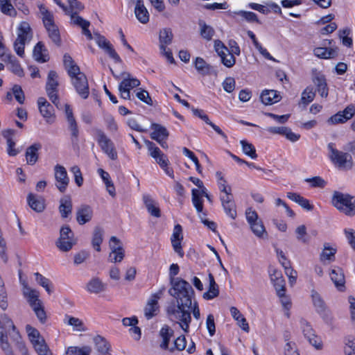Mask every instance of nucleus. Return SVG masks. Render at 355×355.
<instances>
[{
  "label": "nucleus",
  "instance_id": "28",
  "mask_svg": "<svg viewBox=\"0 0 355 355\" xmlns=\"http://www.w3.org/2000/svg\"><path fill=\"white\" fill-rule=\"evenodd\" d=\"M24 295L27 298L28 302L33 309L42 304V301L39 299V291L28 287H25Z\"/></svg>",
  "mask_w": 355,
  "mask_h": 355
},
{
  "label": "nucleus",
  "instance_id": "44",
  "mask_svg": "<svg viewBox=\"0 0 355 355\" xmlns=\"http://www.w3.org/2000/svg\"><path fill=\"white\" fill-rule=\"evenodd\" d=\"M351 33L352 31L348 27L340 29L338 32V37L341 40L343 45L347 48H351L353 45L352 37L350 36Z\"/></svg>",
  "mask_w": 355,
  "mask_h": 355
},
{
  "label": "nucleus",
  "instance_id": "21",
  "mask_svg": "<svg viewBox=\"0 0 355 355\" xmlns=\"http://www.w3.org/2000/svg\"><path fill=\"white\" fill-rule=\"evenodd\" d=\"M329 275L336 288L339 291H345V279L343 269L339 267L334 268L331 269Z\"/></svg>",
  "mask_w": 355,
  "mask_h": 355
},
{
  "label": "nucleus",
  "instance_id": "52",
  "mask_svg": "<svg viewBox=\"0 0 355 355\" xmlns=\"http://www.w3.org/2000/svg\"><path fill=\"white\" fill-rule=\"evenodd\" d=\"M0 10L3 14L8 16H15L17 15L10 0H0Z\"/></svg>",
  "mask_w": 355,
  "mask_h": 355
},
{
  "label": "nucleus",
  "instance_id": "29",
  "mask_svg": "<svg viewBox=\"0 0 355 355\" xmlns=\"http://www.w3.org/2000/svg\"><path fill=\"white\" fill-rule=\"evenodd\" d=\"M42 145L40 143H35L27 148L26 150V158L27 164H35L38 159V150L41 149Z\"/></svg>",
  "mask_w": 355,
  "mask_h": 355
},
{
  "label": "nucleus",
  "instance_id": "13",
  "mask_svg": "<svg viewBox=\"0 0 355 355\" xmlns=\"http://www.w3.org/2000/svg\"><path fill=\"white\" fill-rule=\"evenodd\" d=\"M94 35L96 37V42L98 46L101 49H103L109 55V56L114 60L115 62H121L122 60L114 50L112 44L103 35H101L99 33H95Z\"/></svg>",
  "mask_w": 355,
  "mask_h": 355
},
{
  "label": "nucleus",
  "instance_id": "19",
  "mask_svg": "<svg viewBox=\"0 0 355 355\" xmlns=\"http://www.w3.org/2000/svg\"><path fill=\"white\" fill-rule=\"evenodd\" d=\"M228 15L233 18L236 21L240 22L241 20L244 19L248 22H257L261 24V21L257 17V15L250 11L239 10V11H228Z\"/></svg>",
  "mask_w": 355,
  "mask_h": 355
},
{
  "label": "nucleus",
  "instance_id": "18",
  "mask_svg": "<svg viewBox=\"0 0 355 355\" xmlns=\"http://www.w3.org/2000/svg\"><path fill=\"white\" fill-rule=\"evenodd\" d=\"M37 105L40 114L46 119L48 123H51L54 118V108L44 97H40L37 99Z\"/></svg>",
  "mask_w": 355,
  "mask_h": 355
},
{
  "label": "nucleus",
  "instance_id": "3",
  "mask_svg": "<svg viewBox=\"0 0 355 355\" xmlns=\"http://www.w3.org/2000/svg\"><path fill=\"white\" fill-rule=\"evenodd\" d=\"M38 8L42 15V21L49 37L55 44L60 46L61 38L59 29L54 21L53 15L43 4L40 5Z\"/></svg>",
  "mask_w": 355,
  "mask_h": 355
},
{
  "label": "nucleus",
  "instance_id": "64",
  "mask_svg": "<svg viewBox=\"0 0 355 355\" xmlns=\"http://www.w3.org/2000/svg\"><path fill=\"white\" fill-rule=\"evenodd\" d=\"M222 205L227 216H229L232 219H235L236 218L237 214L234 202L226 203Z\"/></svg>",
  "mask_w": 355,
  "mask_h": 355
},
{
  "label": "nucleus",
  "instance_id": "6",
  "mask_svg": "<svg viewBox=\"0 0 355 355\" xmlns=\"http://www.w3.org/2000/svg\"><path fill=\"white\" fill-rule=\"evenodd\" d=\"M58 75L55 71H49L47 76V80L45 86L46 94L51 102L58 107Z\"/></svg>",
  "mask_w": 355,
  "mask_h": 355
},
{
  "label": "nucleus",
  "instance_id": "10",
  "mask_svg": "<svg viewBox=\"0 0 355 355\" xmlns=\"http://www.w3.org/2000/svg\"><path fill=\"white\" fill-rule=\"evenodd\" d=\"M75 244L74 234L67 225H63L60 230V237L56 241V246L63 252L70 250Z\"/></svg>",
  "mask_w": 355,
  "mask_h": 355
},
{
  "label": "nucleus",
  "instance_id": "37",
  "mask_svg": "<svg viewBox=\"0 0 355 355\" xmlns=\"http://www.w3.org/2000/svg\"><path fill=\"white\" fill-rule=\"evenodd\" d=\"M0 56L1 58L5 57V58H2L3 60L6 61V59L8 61V62L10 64V70L16 75H17L19 77L24 76V71L23 69L21 67V65L19 64V62L16 60V58L13 55H11L10 54L4 55L3 53L0 54Z\"/></svg>",
  "mask_w": 355,
  "mask_h": 355
},
{
  "label": "nucleus",
  "instance_id": "5",
  "mask_svg": "<svg viewBox=\"0 0 355 355\" xmlns=\"http://www.w3.org/2000/svg\"><path fill=\"white\" fill-rule=\"evenodd\" d=\"M311 298L315 311L320 315L325 323L331 324L333 317L321 295L315 290L311 291Z\"/></svg>",
  "mask_w": 355,
  "mask_h": 355
},
{
  "label": "nucleus",
  "instance_id": "15",
  "mask_svg": "<svg viewBox=\"0 0 355 355\" xmlns=\"http://www.w3.org/2000/svg\"><path fill=\"white\" fill-rule=\"evenodd\" d=\"M312 80L320 96L327 98L329 95V87L325 76L315 70L313 72Z\"/></svg>",
  "mask_w": 355,
  "mask_h": 355
},
{
  "label": "nucleus",
  "instance_id": "39",
  "mask_svg": "<svg viewBox=\"0 0 355 355\" xmlns=\"http://www.w3.org/2000/svg\"><path fill=\"white\" fill-rule=\"evenodd\" d=\"M230 313L234 319L237 321L239 326L245 332H248L250 330L248 323L240 311L236 307L232 306L230 308Z\"/></svg>",
  "mask_w": 355,
  "mask_h": 355
},
{
  "label": "nucleus",
  "instance_id": "26",
  "mask_svg": "<svg viewBox=\"0 0 355 355\" xmlns=\"http://www.w3.org/2000/svg\"><path fill=\"white\" fill-rule=\"evenodd\" d=\"M338 48L316 47L313 49V53L315 56L322 59L335 58L338 55Z\"/></svg>",
  "mask_w": 355,
  "mask_h": 355
},
{
  "label": "nucleus",
  "instance_id": "30",
  "mask_svg": "<svg viewBox=\"0 0 355 355\" xmlns=\"http://www.w3.org/2000/svg\"><path fill=\"white\" fill-rule=\"evenodd\" d=\"M86 288L91 293L98 294L106 289V284L98 277H93L87 284Z\"/></svg>",
  "mask_w": 355,
  "mask_h": 355
},
{
  "label": "nucleus",
  "instance_id": "51",
  "mask_svg": "<svg viewBox=\"0 0 355 355\" xmlns=\"http://www.w3.org/2000/svg\"><path fill=\"white\" fill-rule=\"evenodd\" d=\"M252 232L259 238H263L264 235H267L265 227L261 220L256 221L250 225Z\"/></svg>",
  "mask_w": 355,
  "mask_h": 355
},
{
  "label": "nucleus",
  "instance_id": "47",
  "mask_svg": "<svg viewBox=\"0 0 355 355\" xmlns=\"http://www.w3.org/2000/svg\"><path fill=\"white\" fill-rule=\"evenodd\" d=\"M192 202L196 211L198 213L202 212L203 210V200L200 196V190L193 189L191 191Z\"/></svg>",
  "mask_w": 355,
  "mask_h": 355
},
{
  "label": "nucleus",
  "instance_id": "53",
  "mask_svg": "<svg viewBox=\"0 0 355 355\" xmlns=\"http://www.w3.org/2000/svg\"><path fill=\"white\" fill-rule=\"evenodd\" d=\"M35 277L36 282L44 288H45L46 291L51 294L53 292V290L51 288V282L50 279L48 278L44 277L42 275H41L39 272H35L34 274Z\"/></svg>",
  "mask_w": 355,
  "mask_h": 355
},
{
  "label": "nucleus",
  "instance_id": "42",
  "mask_svg": "<svg viewBox=\"0 0 355 355\" xmlns=\"http://www.w3.org/2000/svg\"><path fill=\"white\" fill-rule=\"evenodd\" d=\"M198 25L200 26V33L201 37L207 41H210L215 34L214 29L211 26L207 25L205 21L201 19L198 21Z\"/></svg>",
  "mask_w": 355,
  "mask_h": 355
},
{
  "label": "nucleus",
  "instance_id": "25",
  "mask_svg": "<svg viewBox=\"0 0 355 355\" xmlns=\"http://www.w3.org/2000/svg\"><path fill=\"white\" fill-rule=\"evenodd\" d=\"M33 55L34 59L40 63H44L49 60L48 50L42 42H39L34 47Z\"/></svg>",
  "mask_w": 355,
  "mask_h": 355
},
{
  "label": "nucleus",
  "instance_id": "11",
  "mask_svg": "<svg viewBox=\"0 0 355 355\" xmlns=\"http://www.w3.org/2000/svg\"><path fill=\"white\" fill-rule=\"evenodd\" d=\"M300 323L303 334L309 343L318 349H321L322 346L321 338L315 335L311 324L304 318L300 319Z\"/></svg>",
  "mask_w": 355,
  "mask_h": 355
},
{
  "label": "nucleus",
  "instance_id": "1",
  "mask_svg": "<svg viewBox=\"0 0 355 355\" xmlns=\"http://www.w3.org/2000/svg\"><path fill=\"white\" fill-rule=\"evenodd\" d=\"M175 298L176 305L167 307V313L177 320L184 331L188 332L191 322V308L195 299V292L191 284L184 279H176L168 290Z\"/></svg>",
  "mask_w": 355,
  "mask_h": 355
},
{
  "label": "nucleus",
  "instance_id": "36",
  "mask_svg": "<svg viewBox=\"0 0 355 355\" xmlns=\"http://www.w3.org/2000/svg\"><path fill=\"white\" fill-rule=\"evenodd\" d=\"M27 201L30 207L36 212H42L45 208L44 200L33 193L28 194Z\"/></svg>",
  "mask_w": 355,
  "mask_h": 355
},
{
  "label": "nucleus",
  "instance_id": "12",
  "mask_svg": "<svg viewBox=\"0 0 355 355\" xmlns=\"http://www.w3.org/2000/svg\"><path fill=\"white\" fill-rule=\"evenodd\" d=\"M110 248L111 249V252L109 255L110 261L121 262L124 257V250L121 241L114 236H111L110 239Z\"/></svg>",
  "mask_w": 355,
  "mask_h": 355
},
{
  "label": "nucleus",
  "instance_id": "27",
  "mask_svg": "<svg viewBox=\"0 0 355 355\" xmlns=\"http://www.w3.org/2000/svg\"><path fill=\"white\" fill-rule=\"evenodd\" d=\"M143 201L148 212L154 217L159 218L161 216V211L158 203L153 200L149 195L143 196Z\"/></svg>",
  "mask_w": 355,
  "mask_h": 355
},
{
  "label": "nucleus",
  "instance_id": "43",
  "mask_svg": "<svg viewBox=\"0 0 355 355\" xmlns=\"http://www.w3.org/2000/svg\"><path fill=\"white\" fill-rule=\"evenodd\" d=\"M69 129L71 132V141L73 147H78L79 129L76 119H70L68 121Z\"/></svg>",
  "mask_w": 355,
  "mask_h": 355
},
{
  "label": "nucleus",
  "instance_id": "49",
  "mask_svg": "<svg viewBox=\"0 0 355 355\" xmlns=\"http://www.w3.org/2000/svg\"><path fill=\"white\" fill-rule=\"evenodd\" d=\"M139 85L140 81L138 79L132 78L129 73H127L126 77L120 83L119 86L130 90Z\"/></svg>",
  "mask_w": 355,
  "mask_h": 355
},
{
  "label": "nucleus",
  "instance_id": "63",
  "mask_svg": "<svg viewBox=\"0 0 355 355\" xmlns=\"http://www.w3.org/2000/svg\"><path fill=\"white\" fill-rule=\"evenodd\" d=\"M305 182L310 183L312 187L324 188L326 186V182L320 176L306 178Z\"/></svg>",
  "mask_w": 355,
  "mask_h": 355
},
{
  "label": "nucleus",
  "instance_id": "54",
  "mask_svg": "<svg viewBox=\"0 0 355 355\" xmlns=\"http://www.w3.org/2000/svg\"><path fill=\"white\" fill-rule=\"evenodd\" d=\"M240 144L242 146L243 152L246 155L249 156L252 159H256L257 157L256 149L252 144L248 142L245 140H241Z\"/></svg>",
  "mask_w": 355,
  "mask_h": 355
},
{
  "label": "nucleus",
  "instance_id": "22",
  "mask_svg": "<svg viewBox=\"0 0 355 355\" xmlns=\"http://www.w3.org/2000/svg\"><path fill=\"white\" fill-rule=\"evenodd\" d=\"M337 249L330 245L329 243H324L323 249L320 254V261L323 263H330L336 259Z\"/></svg>",
  "mask_w": 355,
  "mask_h": 355
},
{
  "label": "nucleus",
  "instance_id": "2",
  "mask_svg": "<svg viewBox=\"0 0 355 355\" xmlns=\"http://www.w3.org/2000/svg\"><path fill=\"white\" fill-rule=\"evenodd\" d=\"M331 202L338 211L345 216L349 217L355 216V196L347 193L334 191Z\"/></svg>",
  "mask_w": 355,
  "mask_h": 355
},
{
  "label": "nucleus",
  "instance_id": "59",
  "mask_svg": "<svg viewBox=\"0 0 355 355\" xmlns=\"http://www.w3.org/2000/svg\"><path fill=\"white\" fill-rule=\"evenodd\" d=\"M195 67L198 72L205 74L208 73L209 65L207 64L205 60L202 58L198 57L195 61Z\"/></svg>",
  "mask_w": 355,
  "mask_h": 355
},
{
  "label": "nucleus",
  "instance_id": "35",
  "mask_svg": "<svg viewBox=\"0 0 355 355\" xmlns=\"http://www.w3.org/2000/svg\"><path fill=\"white\" fill-rule=\"evenodd\" d=\"M209 287L207 292L203 293V298L205 300H212L219 295V288L218 284L216 283L214 277L213 275L210 272L209 273Z\"/></svg>",
  "mask_w": 355,
  "mask_h": 355
},
{
  "label": "nucleus",
  "instance_id": "45",
  "mask_svg": "<svg viewBox=\"0 0 355 355\" xmlns=\"http://www.w3.org/2000/svg\"><path fill=\"white\" fill-rule=\"evenodd\" d=\"M63 62L65 69L67 71L68 75L74 74L79 72L80 67L74 63L72 58L67 53L63 56Z\"/></svg>",
  "mask_w": 355,
  "mask_h": 355
},
{
  "label": "nucleus",
  "instance_id": "9",
  "mask_svg": "<svg viewBox=\"0 0 355 355\" xmlns=\"http://www.w3.org/2000/svg\"><path fill=\"white\" fill-rule=\"evenodd\" d=\"M96 135L97 142L103 153L112 160H116L118 157V155L112 141L100 129L96 130Z\"/></svg>",
  "mask_w": 355,
  "mask_h": 355
},
{
  "label": "nucleus",
  "instance_id": "58",
  "mask_svg": "<svg viewBox=\"0 0 355 355\" xmlns=\"http://www.w3.org/2000/svg\"><path fill=\"white\" fill-rule=\"evenodd\" d=\"M13 130H8L4 135V137L7 138V144H8V153L10 156H15L18 153V151L14 148V146H15V141L8 137L7 133L9 135L12 134Z\"/></svg>",
  "mask_w": 355,
  "mask_h": 355
},
{
  "label": "nucleus",
  "instance_id": "32",
  "mask_svg": "<svg viewBox=\"0 0 355 355\" xmlns=\"http://www.w3.org/2000/svg\"><path fill=\"white\" fill-rule=\"evenodd\" d=\"M261 101L265 105H272L279 102L281 96L276 90H263L261 94Z\"/></svg>",
  "mask_w": 355,
  "mask_h": 355
},
{
  "label": "nucleus",
  "instance_id": "17",
  "mask_svg": "<svg viewBox=\"0 0 355 355\" xmlns=\"http://www.w3.org/2000/svg\"><path fill=\"white\" fill-rule=\"evenodd\" d=\"M183 240L182 227L180 224L175 225L171 241L174 251L178 253L180 257H184L181 242Z\"/></svg>",
  "mask_w": 355,
  "mask_h": 355
},
{
  "label": "nucleus",
  "instance_id": "46",
  "mask_svg": "<svg viewBox=\"0 0 355 355\" xmlns=\"http://www.w3.org/2000/svg\"><path fill=\"white\" fill-rule=\"evenodd\" d=\"M272 282L278 297H283L286 293V284L283 276H278V278H274L272 277Z\"/></svg>",
  "mask_w": 355,
  "mask_h": 355
},
{
  "label": "nucleus",
  "instance_id": "62",
  "mask_svg": "<svg viewBox=\"0 0 355 355\" xmlns=\"http://www.w3.org/2000/svg\"><path fill=\"white\" fill-rule=\"evenodd\" d=\"M221 62L228 68L233 67L236 62V58H234L232 53L226 52L224 55L220 56Z\"/></svg>",
  "mask_w": 355,
  "mask_h": 355
},
{
  "label": "nucleus",
  "instance_id": "40",
  "mask_svg": "<svg viewBox=\"0 0 355 355\" xmlns=\"http://www.w3.org/2000/svg\"><path fill=\"white\" fill-rule=\"evenodd\" d=\"M104 230L102 227L96 226L94 229L92 239V247L97 251H101V244L103 241Z\"/></svg>",
  "mask_w": 355,
  "mask_h": 355
},
{
  "label": "nucleus",
  "instance_id": "20",
  "mask_svg": "<svg viewBox=\"0 0 355 355\" xmlns=\"http://www.w3.org/2000/svg\"><path fill=\"white\" fill-rule=\"evenodd\" d=\"M93 214V209L89 205H80L76 211L77 223L80 225L89 223L92 219Z\"/></svg>",
  "mask_w": 355,
  "mask_h": 355
},
{
  "label": "nucleus",
  "instance_id": "55",
  "mask_svg": "<svg viewBox=\"0 0 355 355\" xmlns=\"http://www.w3.org/2000/svg\"><path fill=\"white\" fill-rule=\"evenodd\" d=\"M10 329L13 330L15 329V326L14 325L13 322L8 317L7 315H2L0 320V330L5 331L8 333Z\"/></svg>",
  "mask_w": 355,
  "mask_h": 355
},
{
  "label": "nucleus",
  "instance_id": "38",
  "mask_svg": "<svg viewBox=\"0 0 355 355\" xmlns=\"http://www.w3.org/2000/svg\"><path fill=\"white\" fill-rule=\"evenodd\" d=\"M173 33L171 28H163L159 31V48L161 51H165L167 45L172 42Z\"/></svg>",
  "mask_w": 355,
  "mask_h": 355
},
{
  "label": "nucleus",
  "instance_id": "16",
  "mask_svg": "<svg viewBox=\"0 0 355 355\" xmlns=\"http://www.w3.org/2000/svg\"><path fill=\"white\" fill-rule=\"evenodd\" d=\"M55 178L56 180V187L61 193L65 192L69 182L67 173L65 168L60 165L55 166Z\"/></svg>",
  "mask_w": 355,
  "mask_h": 355
},
{
  "label": "nucleus",
  "instance_id": "23",
  "mask_svg": "<svg viewBox=\"0 0 355 355\" xmlns=\"http://www.w3.org/2000/svg\"><path fill=\"white\" fill-rule=\"evenodd\" d=\"M33 37L32 29L29 24L26 21H22L17 29V37L16 41L25 43L30 41Z\"/></svg>",
  "mask_w": 355,
  "mask_h": 355
},
{
  "label": "nucleus",
  "instance_id": "31",
  "mask_svg": "<svg viewBox=\"0 0 355 355\" xmlns=\"http://www.w3.org/2000/svg\"><path fill=\"white\" fill-rule=\"evenodd\" d=\"M151 129L153 132L150 134V137L153 140L166 139L169 135L167 129L160 124L152 123Z\"/></svg>",
  "mask_w": 355,
  "mask_h": 355
},
{
  "label": "nucleus",
  "instance_id": "8",
  "mask_svg": "<svg viewBox=\"0 0 355 355\" xmlns=\"http://www.w3.org/2000/svg\"><path fill=\"white\" fill-rule=\"evenodd\" d=\"M69 76L71 78V83L80 96L83 99L87 98L89 94V88L85 74L79 70V72L69 75Z\"/></svg>",
  "mask_w": 355,
  "mask_h": 355
},
{
  "label": "nucleus",
  "instance_id": "14",
  "mask_svg": "<svg viewBox=\"0 0 355 355\" xmlns=\"http://www.w3.org/2000/svg\"><path fill=\"white\" fill-rule=\"evenodd\" d=\"M355 114V106L353 104L347 105L343 111H340L331 116L328 122L331 124L343 123L352 119Z\"/></svg>",
  "mask_w": 355,
  "mask_h": 355
},
{
  "label": "nucleus",
  "instance_id": "57",
  "mask_svg": "<svg viewBox=\"0 0 355 355\" xmlns=\"http://www.w3.org/2000/svg\"><path fill=\"white\" fill-rule=\"evenodd\" d=\"M182 152L185 156L188 157L192 160V162H194L196 171L198 172V173H202L201 165L200 164L199 160L195 154L186 147L183 148Z\"/></svg>",
  "mask_w": 355,
  "mask_h": 355
},
{
  "label": "nucleus",
  "instance_id": "33",
  "mask_svg": "<svg viewBox=\"0 0 355 355\" xmlns=\"http://www.w3.org/2000/svg\"><path fill=\"white\" fill-rule=\"evenodd\" d=\"M72 202L69 196H65L60 200L59 212L63 218H67L72 211Z\"/></svg>",
  "mask_w": 355,
  "mask_h": 355
},
{
  "label": "nucleus",
  "instance_id": "48",
  "mask_svg": "<svg viewBox=\"0 0 355 355\" xmlns=\"http://www.w3.org/2000/svg\"><path fill=\"white\" fill-rule=\"evenodd\" d=\"M315 96V92L312 86H308L302 92L301 96V103L306 106L312 102Z\"/></svg>",
  "mask_w": 355,
  "mask_h": 355
},
{
  "label": "nucleus",
  "instance_id": "34",
  "mask_svg": "<svg viewBox=\"0 0 355 355\" xmlns=\"http://www.w3.org/2000/svg\"><path fill=\"white\" fill-rule=\"evenodd\" d=\"M93 340L96 349L99 354L101 355H106L109 354L111 346L104 337L100 335H97L94 338Z\"/></svg>",
  "mask_w": 355,
  "mask_h": 355
},
{
  "label": "nucleus",
  "instance_id": "4",
  "mask_svg": "<svg viewBox=\"0 0 355 355\" xmlns=\"http://www.w3.org/2000/svg\"><path fill=\"white\" fill-rule=\"evenodd\" d=\"M28 338L38 355H53L44 338L39 331L30 324L26 326Z\"/></svg>",
  "mask_w": 355,
  "mask_h": 355
},
{
  "label": "nucleus",
  "instance_id": "61",
  "mask_svg": "<svg viewBox=\"0 0 355 355\" xmlns=\"http://www.w3.org/2000/svg\"><path fill=\"white\" fill-rule=\"evenodd\" d=\"M12 94H13L16 101L19 103L23 104L24 103V100H25V95L22 90L21 87L18 85H15L12 87Z\"/></svg>",
  "mask_w": 355,
  "mask_h": 355
},
{
  "label": "nucleus",
  "instance_id": "7",
  "mask_svg": "<svg viewBox=\"0 0 355 355\" xmlns=\"http://www.w3.org/2000/svg\"><path fill=\"white\" fill-rule=\"evenodd\" d=\"M328 148L330 150V159L334 164L340 168H352L353 164L352 158L349 154L334 148L332 143L328 144Z\"/></svg>",
  "mask_w": 355,
  "mask_h": 355
},
{
  "label": "nucleus",
  "instance_id": "56",
  "mask_svg": "<svg viewBox=\"0 0 355 355\" xmlns=\"http://www.w3.org/2000/svg\"><path fill=\"white\" fill-rule=\"evenodd\" d=\"M78 11H73L71 13V19L72 21V23L75 25H77L82 28L84 26H89L90 22L87 20L84 19L83 17L78 15Z\"/></svg>",
  "mask_w": 355,
  "mask_h": 355
},
{
  "label": "nucleus",
  "instance_id": "24",
  "mask_svg": "<svg viewBox=\"0 0 355 355\" xmlns=\"http://www.w3.org/2000/svg\"><path fill=\"white\" fill-rule=\"evenodd\" d=\"M159 297V295L155 293L152 295L150 300L148 302L144 309V315L148 320L151 319L153 316L157 315V312L159 309L158 300Z\"/></svg>",
  "mask_w": 355,
  "mask_h": 355
},
{
  "label": "nucleus",
  "instance_id": "60",
  "mask_svg": "<svg viewBox=\"0 0 355 355\" xmlns=\"http://www.w3.org/2000/svg\"><path fill=\"white\" fill-rule=\"evenodd\" d=\"M295 233L297 234V239L299 241L303 243H307L309 242L305 225H302L298 226L295 230Z\"/></svg>",
  "mask_w": 355,
  "mask_h": 355
},
{
  "label": "nucleus",
  "instance_id": "41",
  "mask_svg": "<svg viewBox=\"0 0 355 355\" xmlns=\"http://www.w3.org/2000/svg\"><path fill=\"white\" fill-rule=\"evenodd\" d=\"M159 336L163 340L162 343L160 344V347L164 350L168 349L170 340L173 336V330H172L168 325H164L159 331Z\"/></svg>",
  "mask_w": 355,
  "mask_h": 355
},
{
  "label": "nucleus",
  "instance_id": "50",
  "mask_svg": "<svg viewBox=\"0 0 355 355\" xmlns=\"http://www.w3.org/2000/svg\"><path fill=\"white\" fill-rule=\"evenodd\" d=\"M91 352L92 348L89 346L69 347L66 352V355H90Z\"/></svg>",
  "mask_w": 355,
  "mask_h": 355
}]
</instances>
